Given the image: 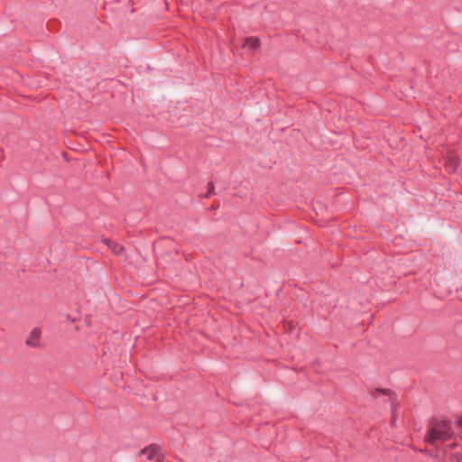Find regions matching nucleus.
I'll use <instances>...</instances> for the list:
<instances>
[{
	"label": "nucleus",
	"mask_w": 462,
	"mask_h": 462,
	"mask_svg": "<svg viewBox=\"0 0 462 462\" xmlns=\"http://www.w3.org/2000/svg\"><path fill=\"white\" fill-rule=\"evenodd\" d=\"M454 436V431L451 426V422L448 420H438L434 419L431 420L424 441L434 446L438 449V442H445L451 439Z\"/></svg>",
	"instance_id": "obj_1"
},
{
	"label": "nucleus",
	"mask_w": 462,
	"mask_h": 462,
	"mask_svg": "<svg viewBox=\"0 0 462 462\" xmlns=\"http://www.w3.org/2000/svg\"><path fill=\"white\" fill-rule=\"evenodd\" d=\"M455 447H457L456 443L446 446L444 448L443 455L442 456H440L438 451L434 452L431 449H421V448H420V449H417V451L420 452V453H424L425 455L432 457L436 461L441 462V461H444L445 456L448 455L449 450L452 449Z\"/></svg>",
	"instance_id": "obj_2"
},
{
	"label": "nucleus",
	"mask_w": 462,
	"mask_h": 462,
	"mask_svg": "<svg viewBox=\"0 0 462 462\" xmlns=\"http://www.w3.org/2000/svg\"><path fill=\"white\" fill-rule=\"evenodd\" d=\"M41 335H42V331L39 328H34L29 337H27L26 341H25V344L28 346H32V347H39L41 346Z\"/></svg>",
	"instance_id": "obj_3"
},
{
	"label": "nucleus",
	"mask_w": 462,
	"mask_h": 462,
	"mask_svg": "<svg viewBox=\"0 0 462 462\" xmlns=\"http://www.w3.org/2000/svg\"><path fill=\"white\" fill-rule=\"evenodd\" d=\"M158 453V447L151 445L142 449L141 454L146 456L148 460H152Z\"/></svg>",
	"instance_id": "obj_4"
},
{
	"label": "nucleus",
	"mask_w": 462,
	"mask_h": 462,
	"mask_svg": "<svg viewBox=\"0 0 462 462\" xmlns=\"http://www.w3.org/2000/svg\"><path fill=\"white\" fill-rule=\"evenodd\" d=\"M457 166H458V159L456 156H451V157L448 158V160L445 162V167L449 172L456 171Z\"/></svg>",
	"instance_id": "obj_5"
},
{
	"label": "nucleus",
	"mask_w": 462,
	"mask_h": 462,
	"mask_svg": "<svg viewBox=\"0 0 462 462\" xmlns=\"http://www.w3.org/2000/svg\"><path fill=\"white\" fill-rule=\"evenodd\" d=\"M244 46H248L252 50H256L260 46V40L256 37H247L245 39Z\"/></svg>",
	"instance_id": "obj_6"
},
{
	"label": "nucleus",
	"mask_w": 462,
	"mask_h": 462,
	"mask_svg": "<svg viewBox=\"0 0 462 462\" xmlns=\"http://www.w3.org/2000/svg\"><path fill=\"white\" fill-rule=\"evenodd\" d=\"M104 242L108 245V247L116 254H119L123 252V246L119 244L112 242L108 239H105Z\"/></svg>",
	"instance_id": "obj_7"
},
{
	"label": "nucleus",
	"mask_w": 462,
	"mask_h": 462,
	"mask_svg": "<svg viewBox=\"0 0 462 462\" xmlns=\"http://www.w3.org/2000/svg\"><path fill=\"white\" fill-rule=\"evenodd\" d=\"M448 462H462V453L459 451L451 453L448 457Z\"/></svg>",
	"instance_id": "obj_8"
},
{
	"label": "nucleus",
	"mask_w": 462,
	"mask_h": 462,
	"mask_svg": "<svg viewBox=\"0 0 462 462\" xmlns=\"http://www.w3.org/2000/svg\"><path fill=\"white\" fill-rule=\"evenodd\" d=\"M208 192L205 194V198H208L211 196V194L214 193V190H215V185L212 181H209L208 184Z\"/></svg>",
	"instance_id": "obj_9"
},
{
	"label": "nucleus",
	"mask_w": 462,
	"mask_h": 462,
	"mask_svg": "<svg viewBox=\"0 0 462 462\" xmlns=\"http://www.w3.org/2000/svg\"><path fill=\"white\" fill-rule=\"evenodd\" d=\"M456 425L462 428V416L457 420Z\"/></svg>",
	"instance_id": "obj_10"
},
{
	"label": "nucleus",
	"mask_w": 462,
	"mask_h": 462,
	"mask_svg": "<svg viewBox=\"0 0 462 462\" xmlns=\"http://www.w3.org/2000/svg\"><path fill=\"white\" fill-rule=\"evenodd\" d=\"M377 392H380V393H382L383 394H388L390 390H377Z\"/></svg>",
	"instance_id": "obj_11"
}]
</instances>
